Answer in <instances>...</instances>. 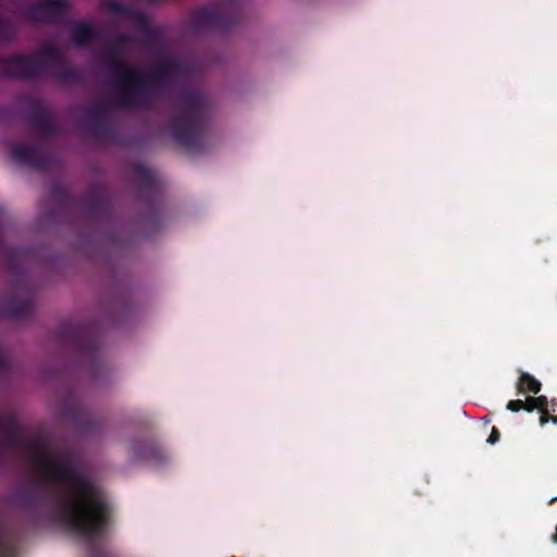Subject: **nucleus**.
Wrapping results in <instances>:
<instances>
[{"instance_id": "f257e3e1", "label": "nucleus", "mask_w": 557, "mask_h": 557, "mask_svg": "<svg viewBox=\"0 0 557 557\" xmlns=\"http://www.w3.org/2000/svg\"><path fill=\"white\" fill-rule=\"evenodd\" d=\"M24 446L32 454L42 483L72 492L57 495V519L86 542L89 557H110L96 540L111 532L112 507L104 494L74 465V451L71 448L51 450L41 435L26 440Z\"/></svg>"}, {"instance_id": "f03ea898", "label": "nucleus", "mask_w": 557, "mask_h": 557, "mask_svg": "<svg viewBox=\"0 0 557 557\" xmlns=\"http://www.w3.org/2000/svg\"><path fill=\"white\" fill-rule=\"evenodd\" d=\"M209 117V102L196 90L181 92L173 103L170 133L174 141L188 151L203 148V136Z\"/></svg>"}, {"instance_id": "7ed1b4c3", "label": "nucleus", "mask_w": 557, "mask_h": 557, "mask_svg": "<svg viewBox=\"0 0 557 557\" xmlns=\"http://www.w3.org/2000/svg\"><path fill=\"white\" fill-rule=\"evenodd\" d=\"M0 74L24 81L52 75L72 82L77 76L75 70L65 64L64 54L55 44L45 45L34 55L17 53L0 59Z\"/></svg>"}, {"instance_id": "20e7f679", "label": "nucleus", "mask_w": 557, "mask_h": 557, "mask_svg": "<svg viewBox=\"0 0 557 557\" xmlns=\"http://www.w3.org/2000/svg\"><path fill=\"white\" fill-rule=\"evenodd\" d=\"M57 337L60 344L81 359L92 380L98 381L108 371L107 366L101 359V344L98 332L82 322H63L58 331Z\"/></svg>"}, {"instance_id": "39448f33", "label": "nucleus", "mask_w": 557, "mask_h": 557, "mask_svg": "<svg viewBox=\"0 0 557 557\" xmlns=\"http://www.w3.org/2000/svg\"><path fill=\"white\" fill-rule=\"evenodd\" d=\"M50 195L60 209L69 214L83 211L92 223H109L113 218V207L108 191L100 187H92L84 197L71 195L63 184L54 182L50 187Z\"/></svg>"}, {"instance_id": "423d86ee", "label": "nucleus", "mask_w": 557, "mask_h": 557, "mask_svg": "<svg viewBox=\"0 0 557 557\" xmlns=\"http://www.w3.org/2000/svg\"><path fill=\"white\" fill-rule=\"evenodd\" d=\"M113 88L115 104L120 109H149L152 106L154 88L148 72L141 67H124L122 73L113 77Z\"/></svg>"}, {"instance_id": "0eeeda50", "label": "nucleus", "mask_w": 557, "mask_h": 557, "mask_svg": "<svg viewBox=\"0 0 557 557\" xmlns=\"http://www.w3.org/2000/svg\"><path fill=\"white\" fill-rule=\"evenodd\" d=\"M242 12V0H221L191 11L189 25L194 30H226L234 27Z\"/></svg>"}, {"instance_id": "6e6552de", "label": "nucleus", "mask_w": 557, "mask_h": 557, "mask_svg": "<svg viewBox=\"0 0 557 557\" xmlns=\"http://www.w3.org/2000/svg\"><path fill=\"white\" fill-rule=\"evenodd\" d=\"M67 0H36L24 7L18 16L35 24H57L69 11Z\"/></svg>"}, {"instance_id": "1a4fd4ad", "label": "nucleus", "mask_w": 557, "mask_h": 557, "mask_svg": "<svg viewBox=\"0 0 557 557\" xmlns=\"http://www.w3.org/2000/svg\"><path fill=\"white\" fill-rule=\"evenodd\" d=\"M60 413L64 420L71 422L83 433H98L104 424L101 417L91 413L76 399L66 400L61 406Z\"/></svg>"}, {"instance_id": "9d476101", "label": "nucleus", "mask_w": 557, "mask_h": 557, "mask_svg": "<svg viewBox=\"0 0 557 557\" xmlns=\"http://www.w3.org/2000/svg\"><path fill=\"white\" fill-rule=\"evenodd\" d=\"M11 158L16 163L46 171L54 165L55 158L38 145L16 144L11 149Z\"/></svg>"}, {"instance_id": "9b49d317", "label": "nucleus", "mask_w": 557, "mask_h": 557, "mask_svg": "<svg viewBox=\"0 0 557 557\" xmlns=\"http://www.w3.org/2000/svg\"><path fill=\"white\" fill-rule=\"evenodd\" d=\"M129 451L134 459L147 461L154 468H162L171 461L166 448L154 438L133 441L129 444Z\"/></svg>"}, {"instance_id": "f8f14e48", "label": "nucleus", "mask_w": 557, "mask_h": 557, "mask_svg": "<svg viewBox=\"0 0 557 557\" xmlns=\"http://www.w3.org/2000/svg\"><path fill=\"white\" fill-rule=\"evenodd\" d=\"M138 183L139 196L148 206H156L161 196V187L156 173L148 166L137 163L133 166Z\"/></svg>"}, {"instance_id": "ddd939ff", "label": "nucleus", "mask_w": 557, "mask_h": 557, "mask_svg": "<svg viewBox=\"0 0 557 557\" xmlns=\"http://www.w3.org/2000/svg\"><path fill=\"white\" fill-rule=\"evenodd\" d=\"M186 73V66L173 55L163 57L149 74V81L153 88L163 87L172 83L176 77Z\"/></svg>"}, {"instance_id": "4468645a", "label": "nucleus", "mask_w": 557, "mask_h": 557, "mask_svg": "<svg viewBox=\"0 0 557 557\" xmlns=\"http://www.w3.org/2000/svg\"><path fill=\"white\" fill-rule=\"evenodd\" d=\"M27 121L38 135L53 137L60 133L59 126L48 115L47 110L40 102L32 104Z\"/></svg>"}, {"instance_id": "2eb2a0df", "label": "nucleus", "mask_w": 557, "mask_h": 557, "mask_svg": "<svg viewBox=\"0 0 557 557\" xmlns=\"http://www.w3.org/2000/svg\"><path fill=\"white\" fill-rule=\"evenodd\" d=\"M33 301L30 297L9 295L0 299V315L9 319H24L30 315Z\"/></svg>"}, {"instance_id": "dca6fc26", "label": "nucleus", "mask_w": 557, "mask_h": 557, "mask_svg": "<svg viewBox=\"0 0 557 557\" xmlns=\"http://www.w3.org/2000/svg\"><path fill=\"white\" fill-rule=\"evenodd\" d=\"M100 58L112 70V78L123 72L124 67H134L123 61V50L116 42H109L101 51Z\"/></svg>"}, {"instance_id": "f3484780", "label": "nucleus", "mask_w": 557, "mask_h": 557, "mask_svg": "<svg viewBox=\"0 0 557 557\" xmlns=\"http://www.w3.org/2000/svg\"><path fill=\"white\" fill-rule=\"evenodd\" d=\"M72 40L79 47H85L98 39L97 28L88 22H78L71 29Z\"/></svg>"}, {"instance_id": "a211bd4d", "label": "nucleus", "mask_w": 557, "mask_h": 557, "mask_svg": "<svg viewBox=\"0 0 557 557\" xmlns=\"http://www.w3.org/2000/svg\"><path fill=\"white\" fill-rule=\"evenodd\" d=\"M21 432V426L12 413H0V435H4L9 443H15Z\"/></svg>"}, {"instance_id": "6ab92c4d", "label": "nucleus", "mask_w": 557, "mask_h": 557, "mask_svg": "<svg viewBox=\"0 0 557 557\" xmlns=\"http://www.w3.org/2000/svg\"><path fill=\"white\" fill-rule=\"evenodd\" d=\"M541 388L542 384L539 380L527 372H521L517 383V391L519 394H524L527 392L537 394Z\"/></svg>"}, {"instance_id": "aec40b11", "label": "nucleus", "mask_w": 557, "mask_h": 557, "mask_svg": "<svg viewBox=\"0 0 557 557\" xmlns=\"http://www.w3.org/2000/svg\"><path fill=\"white\" fill-rule=\"evenodd\" d=\"M110 103L106 101L96 102L89 112V124L90 126L102 122L104 114L109 111Z\"/></svg>"}, {"instance_id": "412c9836", "label": "nucleus", "mask_w": 557, "mask_h": 557, "mask_svg": "<svg viewBox=\"0 0 557 557\" xmlns=\"http://www.w3.org/2000/svg\"><path fill=\"white\" fill-rule=\"evenodd\" d=\"M18 500L24 508L30 509L40 502V495L36 490H24L18 493Z\"/></svg>"}, {"instance_id": "4be33fe9", "label": "nucleus", "mask_w": 557, "mask_h": 557, "mask_svg": "<svg viewBox=\"0 0 557 557\" xmlns=\"http://www.w3.org/2000/svg\"><path fill=\"white\" fill-rule=\"evenodd\" d=\"M97 138L101 140H112L114 137V129L104 121L90 126Z\"/></svg>"}, {"instance_id": "5701e85b", "label": "nucleus", "mask_w": 557, "mask_h": 557, "mask_svg": "<svg viewBox=\"0 0 557 557\" xmlns=\"http://www.w3.org/2000/svg\"><path fill=\"white\" fill-rule=\"evenodd\" d=\"M14 35L13 26L0 15V41L10 42Z\"/></svg>"}, {"instance_id": "b1692460", "label": "nucleus", "mask_w": 557, "mask_h": 557, "mask_svg": "<svg viewBox=\"0 0 557 557\" xmlns=\"http://www.w3.org/2000/svg\"><path fill=\"white\" fill-rule=\"evenodd\" d=\"M0 557H17L15 545L0 533Z\"/></svg>"}, {"instance_id": "393cba45", "label": "nucleus", "mask_w": 557, "mask_h": 557, "mask_svg": "<svg viewBox=\"0 0 557 557\" xmlns=\"http://www.w3.org/2000/svg\"><path fill=\"white\" fill-rule=\"evenodd\" d=\"M525 406L524 401L521 400V399H516V400H509L507 403V406L506 408L512 412H518L520 411L521 409H523V407Z\"/></svg>"}, {"instance_id": "a878e982", "label": "nucleus", "mask_w": 557, "mask_h": 557, "mask_svg": "<svg viewBox=\"0 0 557 557\" xmlns=\"http://www.w3.org/2000/svg\"><path fill=\"white\" fill-rule=\"evenodd\" d=\"M532 401L537 405V409L540 411L548 410L547 408L549 407V401L546 396L542 395V396L534 397V399Z\"/></svg>"}, {"instance_id": "bb28decb", "label": "nucleus", "mask_w": 557, "mask_h": 557, "mask_svg": "<svg viewBox=\"0 0 557 557\" xmlns=\"http://www.w3.org/2000/svg\"><path fill=\"white\" fill-rule=\"evenodd\" d=\"M499 438H500V433H499L498 429L496 426H493L491 434L487 437L486 442L491 445H494L499 441Z\"/></svg>"}, {"instance_id": "cd10ccee", "label": "nucleus", "mask_w": 557, "mask_h": 557, "mask_svg": "<svg viewBox=\"0 0 557 557\" xmlns=\"http://www.w3.org/2000/svg\"><path fill=\"white\" fill-rule=\"evenodd\" d=\"M131 41V37L129 35L127 34H124V33H121L119 34L114 40L112 42H116L119 45V47L122 48L123 45L127 44Z\"/></svg>"}, {"instance_id": "c85d7f7f", "label": "nucleus", "mask_w": 557, "mask_h": 557, "mask_svg": "<svg viewBox=\"0 0 557 557\" xmlns=\"http://www.w3.org/2000/svg\"><path fill=\"white\" fill-rule=\"evenodd\" d=\"M534 399V397L530 396L528 397L524 401L525 406L523 407V409L528 412H532L533 410L537 409V405L535 403H533L532 400Z\"/></svg>"}, {"instance_id": "c756f323", "label": "nucleus", "mask_w": 557, "mask_h": 557, "mask_svg": "<svg viewBox=\"0 0 557 557\" xmlns=\"http://www.w3.org/2000/svg\"><path fill=\"white\" fill-rule=\"evenodd\" d=\"M10 367L9 359L0 354V373L5 372Z\"/></svg>"}, {"instance_id": "7c9ffc66", "label": "nucleus", "mask_w": 557, "mask_h": 557, "mask_svg": "<svg viewBox=\"0 0 557 557\" xmlns=\"http://www.w3.org/2000/svg\"><path fill=\"white\" fill-rule=\"evenodd\" d=\"M541 412V417H540V424L543 426L545 425L546 423H548L550 420V414L548 412V410H543V411H540Z\"/></svg>"}, {"instance_id": "2f4dec72", "label": "nucleus", "mask_w": 557, "mask_h": 557, "mask_svg": "<svg viewBox=\"0 0 557 557\" xmlns=\"http://www.w3.org/2000/svg\"><path fill=\"white\" fill-rule=\"evenodd\" d=\"M145 42L147 45H153L156 42V35L152 30L148 29L145 36Z\"/></svg>"}, {"instance_id": "473e14b6", "label": "nucleus", "mask_w": 557, "mask_h": 557, "mask_svg": "<svg viewBox=\"0 0 557 557\" xmlns=\"http://www.w3.org/2000/svg\"><path fill=\"white\" fill-rule=\"evenodd\" d=\"M549 408H550V411L557 412V399L556 398H553L552 400H549Z\"/></svg>"}, {"instance_id": "72a5a7b5", "label": "nucleus", "mask_w": 557, "mask_h": 557, "mask_svg": "<svg viewBox=\"0 0 557 557\" xmlns=\"http://www.w3.org/2000/svg\"><path fill=\"white\" fill-rule=\"evenodd\" d=\"M552 542L557 544V524H556V531L555 533L552 535Z\"/></svg>"}, {"instance_id": "f704fd0d", "label": "nucleus", "mask_w": 557, "mask_h": 557, "mask_svg": "<svg viewBox=\"0 0 557 557\" xmlns=\"http://www.w3.org/2000/svg\"><path fill=\"white\" fill-rule=\"evenodd\" d=\"M553 423L557 424V416H553L550 414V419H549Z\"/></svg>"}, {"instance_id": "c9c22d12", "label": "nucleus", "mask_w": 557, "mask_h": 557, "mask_svg": "<svg viewBox=\"0 0 557 557\" xmlns=\"http://www.w3.org/2000/svg\"><path fill=\"white\" fill-rule=\"evenodd\" d=\"M112 242H125V238H122V239H120V238H113V239H112Z\"/></svg>"}]
</instances>
